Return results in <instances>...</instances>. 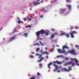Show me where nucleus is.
I'll return each mask as SVG.
<instances>
[{
  "label": "nucleus",
  "mask_w": 79,
  "mask_h": 79,
  "mask_svg": "<svg viewBox=\"0 0 79 79\" xmlns=\"http://www.w3.org/2000/svg\"><path fill=\"white\" fill-rule=\"evenodd\" d=\"M39 66H40V67H42V64L40 63H39Z\"/></svg>",
  "instance_id": "c756f323"
},
{
  "label": "nucleus",
  "mask_w": 79,
  "mask_h": 79,
  "mask_svg": "<svg viewBox=\"0 0 79 79\" xmlns=\"http://www.w3.org/2000/svg\"><path fill=\"white\" fill-rule=\"evenodd\" d=\"M35 34H36V35L37 36V40H38V39H39V37H40V34H41L40 31H38L37 32H35Z\"/></svg>",
  "instance_id": "20e7f679"
},
{
  "label": "nucleus",
  "mask_w": 79,
  "mask_h": 79,
  "mask_svg": "<svg viewBox=\"0 0 79 79\" xmlns=\"http://www.w3.org/2000/svg\"><path fill=\"white\" fill-rule=\"evenodd\" d=\"M39 42H40V44L41 45H44V44H43L42 43V42L41 41H39Z\"/></svg>",
  "instance_id": "7c9ffc66"
},
{
  "label": "nucleus",
  "mask_w": 79,
  "mask_h": 79,
  "mask_svg": "<svg viewBox=\"0 0 79 79\" xmlns=\"http://www.w3.org/2000/svg\"><path fill=\"white\" fill-rule=\"evenodd\" d=\"M13 34H14V33H15V32H16V31L15 30H14L13 31Z\"/></svg>",
  "instance_id": "09e8293b"
},
{
  "label": "nucleus",
  "mask_w": 79,
  "mask_h": 79,
  "mask_svg": "<svg viewBox=\"0 0 79 79\" xmlns=\"http://www.w3.org/2000/svg\"><path fill=\"white\" fill-rule=\"evenodd\" d=\"M60 13L62 14L66 11V9H60Z\"/></svg>",
  "instance_id": "0eeeda50"
},
{
  "label": "nucleus",
  "mask_w": 79,
  "mask_h": 79,
  "mask_svg": "<svg viewBox=\"0 0 79 79\" xmlns=\"http://www.w3.org/2000/svg\"><path fill=\"white\" fill-rule=\"evenodd\" d=\"M2 29H3V28H2L0 30V31H1V30H2Z\"/></svg>",
  "instance_id": "e2e57ef3"
},
{
  "label": "nucleus",
  "mask_w": 79,
  "mask_h": 79,
  "mask_svg": "<svg viewBox=\"0 0 79 79\" xmlns=\"http://www.w3.org/2000/svg\"><path fill=\"white\" fill-rule=\"evenodd\" d=\"M54 34L57 35H58V33H54Z\"/></svg>",
  "instance_id": "72a5a7b5"
},
{
  "label": "nucleus",
  "mask_w": 79,
  "mask_h": 79,
  "mask_svg": "<svg viewBox=\"0 0 79 79\" xmlns=\"http://www.w3.org/2000/svg\"><path fill=\"white\" fill-rule=\"evenodd\" d=\"M75 47L76 48H77V49H79V46H78V45H76L75 46Z\"/></svg>",
  "instance_id": "4be33fe9"
},
{
  "label": "nucleus",
  "mask_w": 79,
  "mask_h": 79,
  "mask_svg": "<svg viewBox=\"0 0 79 79\" xmlns=\"http://www.w3.org/2000/svg\"><path fill=\"white\" fill-rule=\"evenodd\" d=\"M20 23H23V22L21 21H19L18 23L20 24Z\"/></svg>",
  "instance_id": "393cba45"
},
{
  "label": "nucleus",
  "mask_w": 79,
  "mask_h": 79,
  "mask_svg": "<svg viewBox=\"0 0 79 79\" xmlns=\"http://www.w3.org/2000/svg\"><path fill=\"white\" fill-rule=\"evenodd\" d=\"M56 70H57V68H56L55 69V70H53V71L54 72H55V71H56Z\"/></svg>",
  "instance_id": "473e14b6"
},
{
  "label": "nucleus",
  "mask_w": 79,
  "mask_h": 79,
  "mask_svg": "<svg viewBox=\"0 0 79 79\" xmlns=\"http://www.w3.org/2000/svg\"><path fill=\"white\" fill-rule=\"evenodd\" d=\"M34 45H36V44H34Z\"/></svg>",
  "instance_id": "052dcab7"
},
{
  "label": "nucleus",
  "mask_w": 79,
  "mask_h": 79,
  "mask_svg": "<svg viewBox=\"0 0 79 79\" xmlns=\"http://www.w3.org/2000/svg\"><path fill=\"white\" fill-rule=\"evenodd\" d=\"M32 54H34V52H31Z\"/></svg>",
  "instance_id": "680f3d73"
},
{
  "label": "nucleus",
  "mask_w": 79,
  "mask_h": 79,
  "mask_svg": "<svg viewBox=\"0 0 79 79\" xmlns=\"http://www.w3.org/2000/svg\"><path fill=\"white\" fill-rule=\"evenodd\" d=\"M36 1H37V2H39V1H40V0H37Z\"/></svg>",
  "instance_id": "69168bd1"
},
{
  "label": "nucleus",
  "mask_w": 79,
  "mask_h": 79,
  "mask_svg": "<svg viewBox=\"0 0 79 79\" xmlns=\"http://www.w3.org/2000/svg\"><path fill=\"white\" fill-rule=\"evenodd\" d=\"M75 29H78V27H75Z\"/></svg>",
  "instance_id": "37998d69"
},
{
  "label": "nucleus",
  "mask_w": 79,
  "mask_h": 79,
  "mask_svg": "<svg viewBox=\"0 0 79 79\" xmlns=\"http://www.w3.org/2000/svg\"><path fill=\"white\" fill-rule=\"evenodd\" d=\"M69 34H70L71 38H74V35H73V34H71V33H69Z\"/></svg>",
  "instance_id": "aec40b11"
},
{
  "label": "nucleus",
  "mask_w": 79,
  "mask_h": 79,
  "mask_svg": "<svg viewBox=\"0 0 79 79\" xmlns=\"http://www.w3.org/2000/svg\"><path fill=\"white\" fill-rule=\"evenodd\" d=\"M60 57V56H56V58H59Z\"/></svg>",
  "instance_id": "c03bdc74"
},
{
  "label": "nucleus",
  "mask_w": 79,
  "mask_h": 79,
  "mask_svg": "<svg viewBox=\"0 0 79 79\" xmlns=\"http://www.w3.org/2000/svg\"><path fill=\"white\" fill-rule=\"evenodd\" d=\"M46 59H48V56H46Z\"/></svg>",
  "instance_id": "ea45409f"
},
{
  "label": "nucleus",
  "mask_w": 79,
  "mask_h": 79,
  "mask_svg": "<svg viewBox=\"0 0 79 79\" xmlns=\"http://www.w3.org/2000/svg\"><path fill=\"white\" fill-rule=\"evenodd\" d=\"M45 53H46V55H48V54H49V53L47 51H45L44 52H42V54H45Z\"/></svg>",
  "instance_id": "a211bd4d"
},
{
  "label": "nucleus",
  "mask_w": 79,
  "mask_h": 79,
  "mask_svg": "<svg viewBox=\"0 0 79 79\" xmlns=\"http://www.w3.org/2000/svg\"><path fill=\"white\" fill-rule=\"evenodd\" d=\"M40 32L41 34H44L45 33V31L44 30L42 29L40 31Z\"/></svg>",
  "instance_id": "1a4fd4ad"
},
{
  "label": "nucleus",
  "mask_w": 79,
  "mask_h": 79,
  "mask_svg": "<svg viewBox=\"0 0 79 79\" xmlns=\"http://www.w3.org/2000/svg\"><path fill=\"white\" fill-rule=\"evenodd\" d=\"M15 39H16V35H14V36L12 37L9 40L8 42H11L12 40H15Z\"/></svg>",
  "instance_id": "7ed1b4c3"
},
{
  "label": "nucleus",
  "mask_w": 79,
  "mask_h": 79,
  "mask_svg": "<svg viewBox=\"0 0 79 79\" xmlns=\"http://www.w3.org/2000/svg\"><path fill=\"white\" fill-rule=\"evenodd\" d=\"M41 3H43V2H44V1L43 0V1H41Z\"/></svg>",
  "instance_id": "864d4df0"
},
{
  "label": "nucleus",
  "mask_w": 79,
  "mask_h": 79,
  "mask_svg": "<svg viewBox=\"0 0 79 79\" xmlns=\"http://www.w3.org/2000/svg\"><path fill=\"white\" fill-rule=\"evenodd\" d=\"M58 79H61V78H58Z\"/></svg>",
  "instance_id": "338daca9"
},
{
  "label": "nucleus",
  "mask_w": 79,
  "mask_h": 79,
  "mask_svg": "<svg viewBox=\"0 0 79 79\" xmlns=\"http://www.w3.org/2000/svg\"><path fill=\"white\" fill-rule=\"evenodd\" d=\"M40 17L41 18H42L43 17V15L40 16Z\"/></svg>",
  "instance_id": "de8ad7c7"
},
{
  "label": "nucleus",
  "mask_w": 79,
  "mask_h": 79,
  "mask_svg": "<svg viewBox=\"0 0 79 79\" xmlns=\"http://www.w3.org/2000/svg\"><path fill=\"white\" fill-rule=\"evenodd\" d=\"M70 29H73V27H71L70 28Z\"/></svg>",
  "instance_id": "8fccbe9b"
},
{
  "label": "nucleus",
  "mask_w": 79,
  "mask_h": 79,
  "mask_svg": "<svg viewBox=\"0 0 79 79\" xmlns=\"http://www.w3.org/2000/svg\"><path fill=\"white\" fill-rule=\"evenodd\" d=\"M62 47V48L63 49L62 51L60 49H58V52H59V53H65L66 51L64 50V48H67V49H69V48L67 47V46L66 45H64Z\"/></svg>",
  "instance_id": "f257e3e1"
},
{
  "label": "nucleus",
  "mask_w": 79,
  "mask_h": 79,
  "mask_svg": "<svg viewBox=\"0 0 79 79\" xmlns=\"http://www.w3.org/2000/svg\"><path fill=\"white\" fill-rule=\"evenodd\" d=\"M72 32H70L71 34H76V31H72Z\"/></svg>",
  "instance_id": "6ab92c4d"
},
{
  "label": "nucleus",
  "mask_w": 79,
  "mask_h": 79,
  "mask_svg": "<svg viewBox=\"0 0 79 79\" xmlns=\"http://www.w3.org/2000/svg\"><path fill=\"white\" fill-rule=\"evenodd\" d=\"M39 58L40 59H42V56L41 55H39Z\"/></svg>",
  "instance_id": "bb28decb"
},
{
  "label": "nucleus",
  "mask_w": 79,
  "mask_h": 79,
  "mask_svg": "<svg viewBox=\"0 0 79 79\" xmlns=\"http://www.w3.org/2000/svg\"><path fill=\"white\" fill-rule=\"evenodd\" d=\"M69 70H68V71H71V70H72V69H71V67H68Z\"/></svg>",
  "instance_id": "5701e85b"
},
{
  "label": "nucleus",
  "mask_w": 79,
  "mask_h": 79,
  "mask_svg": "<svg viewBox=\"0 0 79 79\" xmlns=\"http://www.w3.org/2000/svg\"><path fill=\"white\" fill-rule=\"evenodd\" d=\"M18 20L20 21V19H19V17H18Z\"/></svg>",
  "instance_id": "a18cd8bd"
},
{
  "label": "nucleus",
  "mask_w": 79,
  "mask_h": 79,
  "mask_svg": "<svg viewBox=\"0 0 79 79\" xmlns=\"http://www.w3.org/2000/svg\"><path fill=\"white\" fill-rule=\"evenodd\" d=\"M64 35L65 36H66L68 38H69V34H68V33L66 34V33L65 32L62 33L61 35Z\"/></svg>",
  "instance_id": "423d86ee"
},
{
  "label": "nucleus",
  "mask_w": 79,
  "mask_h": 79,
  "mask_svg": "<svg viewBox=\"0 0 79 79\" xmlns=\"http://www.w3.org/2000/svg\"><path fill=\"white\" fill-rule=\"evenodd\" d=\"M54 37H55V35L53 34H52L51 35L50 39H53V38H54Z\"/></svg>",
  "instance_id": "f8f14e48"
},
{
  "label": "nucleus",
  "mask_w": 79,
  "mask_h": 79,
  "mask_svg": "<svg viewBox=\"0 0 79 79\" xmlns=\"http://www.w3.org/2000/svg\"><path fill=\"white\" fill-rule=\"evenodd\" d=\"M30 56H30L31 58H34V56H32L31 55H30Z\"/></svg>",
  "instance_id": "e433bc0d"
},
{
  "label": "nucleus",
  "mask_w": 79,
  "mask_h": 79,
  "mask_svg": "<svg viewBox=\"0 0 79 79\" xmlns=\"http://www.w3.org/2000/svg\"><path fill=\"white\" fill-rule=\"evenodd\" d=\"M38 44H39L38 43H36V45H38Z\"/></svg>",
  "instance_id": "6e6d98bb"
},
{
  "label": "nucleus",
  "mask_w": 79,
  "mask_h": 79,
  "mask_svg": "<svg viewBox=\"0 0 79 79\" xmlns=\"http://www.w3.org/2000/svg\"><path fill=\"white\" fill-rule=\"evenodd\" d=\"M74 65H75V63H72V66H74Z\"/></svg>",
  "instance_id": "4c0bfd02"
},
{
  "label": "nucleus",
  "mask_w": 79,
  "mask_h": 79,
  "mask_svg": "<svg viewBox=\"0 0 79 79\" xmlns=\"http://www.w3.org/2000/svg\"><path fill=\"white\" fill-rule=\"evenodd\" d=\"M35 79V77H34L30 78V79Z\"/></svg>",
  "instance_id": "f704fd0d"
},
{
  "label": "nucleus",
  "mask_w": 79,
  "mask_h": 79,
  "mask_svg": "<svg viewBox=\"0 0 79 79\" xmlns=\"http://www.w3.org/2000/svg\"><path fill=\"white\" fill-rule=\"evenodd\" d=\"M54 63H57V64H61V63H62V62H59V61L58 60H56V61H54L53 62Z\"/></svg>",
  "instance_id": "9b49d317"
},
{
  "label": "nucleus",
  "mask_w": 79,
  "mask_h": 79,
  "mask_svg": "<svg viewBox=\"0 0 79 79\" xmlns=\"http://www.w3.org/2000/svg\"><path fill=\"white\" fill-rule=\"evenodd\" d=\"M28 20H29V21H31V20H32V19H31L29 18V19H28Z\"/></svg>",
  "instance_id": "79ce46f5"
},
{
  "label": "nucleus",
  "mask_w": 79,
  "mask_h": 79,
  "mask_svg": "<svg viewBox=\"0 0 79 79\" xmlns=\"http://www.w3.org/2000/svg\"><path fill=\"white\" fill-rule=\"evenodd\" d=\"M40 49V48H38L37 49H36V51L37 52H39V50Z\"/></svg>",
  "instance_id": "c85d7f7f"
},
{
  "label": "nucleus",
  "mask_w": 79,
  "mask_h": 79,
  "mask_svg": "<svg viewBox=\"0 0 79 79\" xmlns=\"http://www.w3.org/2000/svg\"><path fill=\"white\" fill-rule=\"evenodd\" d=\"M59 57H63V56L60 55L59 56Z\"/></svg>",
  "instance_id": "3c124183"
},
{
  "label": "nucleus",
  "mask_w": 79,
  "mask_h": 79,
  "mask_svg": "<svg viewBox=\"0 0 79 79\" xmlns=\"http://www.w3.org/2000/svg\"><path fill=\"white\" fill-rule=\"evenodd\" d=\"M56 47H59V45H56Z\"/></svg>",
  "instance_id": "4d7b16f0"
},
{
  "label": "nucleus",
  "mask_w": 79,
  "mask_h": 79,
  "mask_svg": "<svg viewBox=\"0 0 79 79\" xmlns=\"http://www.w3.org/2000/svg\"><path fill=\"white\" fill-rule=\"evenodd\" d=\"M74 50H73L71 51L70 50L69 51V52H66L65 53V55H67V54H68V53H70V54H73V55H76V53H74L75 52Z\"/></svg>",
  "instance_id": "f03ea898"
},
{
  "label": "nucleus",
  "mask_w": 79,
  "mask_h": 79,
  "mask_svg": "<svg viewBox=\"0 0 79 79\" xmlns=\"http://www.w3.org/2000/svg\"><path fill=\"white\" fill-rule=\"evenodd\" d=\"M40 73H39L38 72L37 73V76H39V75H40Z\"/></svg>",
  "instance_id": "2f4dec72"
},
{
  "label": "nucleus",
  "mask_w": 79,
  "mask_h": 79,
  "mask_svg": "<svg viewBox=\"0 0 79 79\" xmlns=\"http://www.w3.org/2000/svg\"><path fill=\"white\" fill-rule=\"evenodd\" d=\"M67 6L68 7L69 10H71V5H68Z\"/></svg>",
  "instance_id": "dca6fc26"
},
{
  "label": "nucleus",
  "mask_w": 79,
  "mask_h": 79,
  "mask_svg": "<svg viewBox=\"0 0 79 79\" xmlns=\"http://www.w3.org/2000/svg\"><path fill=\"white\" fill-rule=\"evenodd\" d=\"M73 61H71L70 62H67L64 64V66H67V65H69V64H71L72 63Z\"/></svg>",
  "instance_id": "6e6552de"
},
{
  "label": "nucleus",
  "mask_w": 79,
  "mask_h": 79,
  "mask_svg": "<svg viewBox=\"0 0 79 79\" xmlns=\"http://www.w3.org/2000/svg\"><path fill=\"white\" fill-rule=\"evenodd\" d=\"M31 27V26L30 25H28V26H26L25 27Z\"/></svg>",
  "instance_id": "a878e982"
},
{
  "label": "nucleus",
  "mask_w": 79,
  "mask_h": 79,
  "mask_svg": "<svg viewBox=\"0 0 79 79\" xmlns=\"http://www.w3.org/2000/svg\"><path fill=\"white\" fill-rule=\"evenodd\" d=\"M64 60H68L69 59L68 58H65Z\"/></svg>",
  "instance_id": "58836bf2"
},
{
  "label": "nucleus",
  "mask_w": 79,
  "mask_h": 79,
  "mask_svg": "<svg viewBox=\"0 0 79 79\" xmlns=\"http://www.w3.org/2000/svg\"><path fill=\"white\" fill-rule=\"evenodd\" d=\"M43 51H42V50H41V51H40V52H42Z\"/></svg>",
  "instance_id": "5fc2aeb1"
},
{
  "label": "nucleus",
  "mask_w": 79,
  "mask_h": 79,
  "mask_svg": "<svg viewBox=\"0 0 79 79\" xmlns=\"http://www.w3.org/2000/svg\"><path fill=\"white\" fill-rule=\"evenodd\" d=\"M33 4L35 5V6H37V5H40V3L36 2H33Z\"/></svg>",
  "instance_id": "9d476101"
},
{
  "label": "nucleus",
  "mask_w": 79,
  "mask_h": 79,
  "mask_svg": "<svg viewBox=\"0 0 79 79\" xmlns=\"http://www.w3.org/2000/svg\"><path fill=\"white\" fill-rule=\"evenodd\" d=\"M48 34H49V31H47V32L45 33V35L46 36H47V35H48Z\"/></svg>",
  "instance_id": "2eb2a0df"
},
{
  "label": "nucleus",
  "mask_w": 79,
  "mask_h": 79,
  "mask_svg": "<svg viewBox=\"0 0 79 79\" xmlns=\"http://www.w3.org/2000/svg\"><path fill=\"white\" fill-rule=\"evenodd\" d=\"M53 49H54V48H52L51 49V52H53Z\"/></svg>",
  "instance_id": "c9c22d12"
},
{
  "label": "nucleus",
  "mask_w": 79,
  "mask_h": 79,
  "mask_svg": "<svg viewBox=\"0 0 79 79\" xmlns=\"http://www.w3.org/2000/svg\"><path fill=\"white\" fill-rule=\"evenodd\" d=\"M35 55H36V56H37V55H39V54H38L37 53H36L35 54Z\"/></svg>",
  "instance_id": "49530a36"
},
{
  "label": "nucleus",
  "mask_w": 79,
  "mask_h": 79,
  "mask_svg": "<svg viewBox=\"0 0 79 79\" xmlns=\"http://www.w3.org/2000/svg\"><path fill=\"white\" fill-rule=\"evenodd\" d=\"M52 42H53L54 41H53L52 40Z\"/></svg>",
  "instance_id": "774afa93"
},
{
  "label": "nucleus",
  "mask_w": 79,
  "mask_h": 79,
  "mask_svg": "<svg viewBox=\"0 0 79 79\" xmlns=\"http://www.w3.org/2000/svg\"><path fill=\"white\" fill-rule=\"evenodd\" d=\"M72 60H75V62L76 63V64L77 66H79V61L77 59H76V58H71Z\"/></svg>",
  "instance_id": "39448f33"
},
{
  "label": "nucleus",
  "mask_w": 79,
  "mask_h": 79,
  "mask_svg": "<svg viewBox=\"0 0 79 79\" xmlns=\"http://www.w3.org/2000/svg\"><path fill=\"white\" fill-rule=\"evenodd\" d=\"M23 36H25L26 37L27 36V33H24L23 35Z\"/></svg>",
  "instance_id": "f3484780"
},
{
  "label": "nucleus",
  "mask_w": 79,
  "mask_h": 79,
  "mask_svg": "<svg viewBox=\"0 0 79 79\" xmlns=\"http://www.w3.org/2000/svg\"><path fill=\"white\" fill-rule=\"evenodd\" d=\"M45 57H42V58H41V59L40 60H37V61L38 62H40V61H42V60H44V59Z\"/></svg>",
  "instance_id": "4468645a"
},
{
  "label": "nucleus",
  "mask_w": 79,
  "mask_h": 79,
  "mask_svg": "<svg viewBox=\"0 0 79 79\" xmlns=\"http://www.w3.org/2000/svg\"><path fill=\"white\" fill-rule=\"evenodd\" d=\"M31 18H33V16H31Z\"/></svg>",
  "instance_id": "13d9d810"
},
{
  "label": "nucleus",
  "mask_w": 79,
  "mask_h": 79,
  "mask_svg": "<svg viewBox=\"0 0 79 79\" xmlns=\"http://www.w3.org/2000/svg\"><path fill=\"white\" fill-rule=\"evenodd\" d=\"M51 64H52V63H50L48 64V68H49V69H50V65H51Z\"/></svg>",
  "instance_id": "ddd939ff"
},
{
  "label": "nucleus",
  "mask_w": 79,
  "mask_h": 79,
  "mask_svg": "<svg viewBox=\"0 0 79 79\" xmlns=\"http://www.w3.org/2000/svg\"><path fill=\"white\" fill-rule=\"evenodd\" d=\"M53 66L54 67H56V68H58V67L57 65H56V64H55L53 65Z\"/></svg>",
  "instance_id": "cd10ccee"
},
{
  "label": "nucleus",
  "mask_w": 79,
  "mask_h": 79,
  "mask_svg": "<svg viewBox=\"0 0 79 79\" xmlns=\"http://www.w3.org/2000/svg\"><path fill=\"white\" fill-rule=\"evenodd\" d=\"M45 50H47V48H45Z\"/></svg>",
  "instance_id": "bf43d9fd"
},
{
  "label": "nucleus",
  "mask_w": 79,
  "mask_h": 79,
  "mask_svg": "<svg viewBox=\"0 0 79 79\" xmlns=\"http://www.w3.org/2000/svg\"><path fill=\"white\" fill-rule=\"evenodd\" d=\"M51 30H52V31H55V29H52V28H51Z\"/></svg>",
  "instance_id": "a19ab883"
},
{
  "label": "nucleus",
  "mask_w": 79,
  "mask_h": 79,
  "mask_svg": "<svg viewBox=\"0 0 79 79\" xmlns=\"http://www.w3.org/2000/svg\"><path fill=\"white\" fill-rule=\"evenodd\" d=\"M66 2L67 3H70L71 2V0H66Z\"/></svg>",
  "instance_id": "412c9836"
},
{
  "label": "nucleus",
  "mask_w": 79,
  "mask_h": 79,
  "mask_svg": "<svg viewBox=\"0 0 79 79\" xmlns=\"http://www.w3.org/2000/svg\"><path fill=\"white\" fill-rule=\"evenodd\" d=\"M57 72H60V71H57Z\"/></svg>",
  "instance_id": "0e129e2a"
},
{
  "label": "nucleus",
  "mask_w": 79,
  "mask_h": 79,
  "mask_svg": "<svg viewBox=\"0 0 79 79\" xmlns=\"http://www.w3.org/2000/svg\"><path fill=\"white\" fill-rule=\"evenodd\" d=\"M64 71H67V72H69V70H67L66 69V68H64V69H63Z\"/></svg>",
  "instance_id": "b1692460"
},
{
  "label": "nucleus",
  "mask_w": 79,
  "mask_h": 79,
  "mask_svg": "<svg viewBox=\"0 0 79 79\" xmlns=\"http://www.w3.org/2000/svg\"><path fill=\"white\" fill-rule=\"evenodd\" d=\"M24 21H26V18H25L24 19Z\"/></svg>",
  "instance_id": "603ef678"
}]
</instances>
